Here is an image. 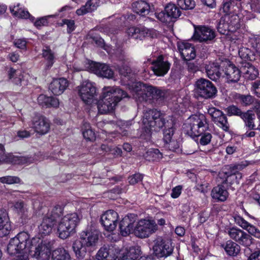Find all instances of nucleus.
Listing matches in <instances>:
<instances>
[{"instance_id": "nucleus-20", "label": "nucleus", "mask_w": 260, "mask_h": 260, "mask_svg": "<svg viewBox=\"0 0 260 260\" xmlns=\"http://www.w3.org/2000/svg\"><path fill=\"white\" fill-rule=\"evenodd\" d=\"M151 69L154 74L157 76H164L166 75L170 68V63L164 59L160 55L152 62Z\"/></svg>"}, {"instance_id": "nucleus-25", "label": "nucleus", "mask_w": 260, "mask_h": 260, "mask_svg": "<svg viewBox=\"0 0 260 260\" xmlns=\"http://www.w3.org/2000/svg\"><path fill=\"white\" fill-rule=\"evenodd\" d=\"M11 230V225L8 212L5 209H0V237L7 236Z\"/></svg>"}, {"instance_id": "nucleus-43", "label": "nucleus", "mask_w": 260, "mask_h": 260, "mask_svg": "<svg viewBox=\"0 0 260 260\" xmlns=\"http://www.w3.org/2000/svg\"><path fill=\"white\" fill-rule=\"evenodd\" d=\"M249 46L253 51L260 56V36H252L249 39Z\"/></svg>"}, {"instance_id": "nucleus-54", "label": "nucleus", "mask_w": 260, "mask_h": 260, "mask_svg": "<svg viewBox=\"0 0 260 260\" xmlns=\"http://www.w3.org/2000/svg\"><path fill=\"white\" fill-rule=\"evenodd\" d=\"M63 24H66L67 26L68 32L71 33L75 29V22L73 20L63 19L62 20Z\"/></svg>"}, {"instance_id": "nucleus-52", "label": "nucleus", "mask_w": 260, "mask_h": 260, "mask_svg": "<svg viewBox=\"0 0 260 260\" xmlns=\"http://www.w3.org/2000/svg\"><path fill=\"white\" fill-rule=\"evenodd\" d=\"M225 111L229 116L236 115L240 117L242 113L239 108L234 105L229 106L226 108Z\"/></svg>"}, {"instance_id": "nucleus-22", "label": "nucleus", "mask_w": 260, "mask_h": 260, "mask_svg": "<svg viewBox=\"0 0 260 260\" xmlns=\"http://www.w3.org/2000/svg\"><path fill=\"white\" fill-rule=\"evenodd\" d=\"M135 217L131 214L124 217L120 221L119 229L121 234L123 236H126L130 233H134L135 224Z\"/></svg>"}, {"instance_id": "nucleus-16", "label": "nucleus", "mask_w": 260, "mask_h": 260, "mask_svg": "<svg viewBox=\"0 0 260 260\" xmlns=\"http://www.w3.org/2000/svg\"><path fill=\"white\" fill-rule=\"evenodd\" d=\"M192 39L200 42L211 41L215 37V32L211 28L205 26H194Z\"/></svg>"}, {"instance_id": "nucleus-57", "label": "nucleus", "mask_w": 260, "mask_h": 260, "mask_svg": "<svg viewBox=\"0 0 260 260\" xmlns=\"http://www.w3.org/2000/svg\"><path fill=\"white\" fill-rule=\"evenodd\" d=\"M242 174L240 173H235L234 174H232L230 176H227L226 178L223 181V183H229V180L231 179H235L236 180V182L239 183V180L242 178Z\"/></svg>"}, {"instance_id": "nucleus-23", "label": "nucleus", "mask_w": 260, "mask_h": 260, "mask_svg": "<svg viewBox=\"0 0 260 260\" xmlns=\"http://www.w3.org/2000/svg\"><path fill=\"white\" fill-rule=\"evenodd\" d=\"M235 223L242 229L248 231L249 234L257 238H260V231L254 225L246 221L242 217L235 215L234 216Z\"/></svg>"}, {"instance_id": "nucleus-8", "label": "nucleus", "mask_w": 260, "mask_h": 260, "mask_svg": "<svg viewBox=\"0 0 260 260\" xmlns=\"http://www.w3.org/2000/svg\"><path fill=\"white\" fill-rule=\"evenodd\" d=\"M62 213L60 206H56L49 210L43 217L42 223L39 226L40 234L44 235L49 234L58 218Z\"/></svg>"}, {"instance_id": "nucleus-3", "label": "nucleus", "mask_w": 260, "mask_h": 260, "mask_svg": "<svg viewBox=\"0 0 260 260\" xmlns=\"http://www.w3.org/2000/svg\"><path fill=\"white\" fill-rule=\"evenodd\" d=\"M100 236V231L91 227L82 231L80 233L79 239L73 243L72 248L76 257L78 259L84 258L87 249L97 245Z\"/></svg>"}, {"instance_id": "nucleus-36", "label": "nucleus", "mask_w": 260, "mask_h": 260, "mask_svg": "<svg viewBox=\"0 0 260 260\" xmlns=\"http://www.w3.org/2000/svg\"><path fill=\"white\" fill-rule=\"evenodd\" d=\"M98 6V0H89L85 5L76 10V14L79 16L83 15L95 10Z\"/></svg>"}, {"instance_id": "nucleus-60", "label": "nucleus", "mask_w": 260, "mask_h": 260, "mask_svg": "<svg viewBox=\"0 0 260 260\" xmlns=\"http://www.w3.org/2000/svg\"><path fill=\"white\" fill-rule=\"evenodd\" d=\"M251 10L255 12L260 13V1L254 0L251 4Z\"/></svg>"}, {"instance_id": "nucleus-58", "label": "nucleus", "mask_w": 260, "mask_h": 260, "mask_svg": "<svg viewBox=\"0 0 260 260\" xmlns=\"http://www.w3.org/2000/svg\"><path fill=\"white\" fill-rule=\"evenodd\" d=\"M47 23H48V21H47V17H44L40 18L38 19V20H37L35 22L34 25L37 27L38 28V27H41L42 26L46 25L47 24Z\"/></svg>"}, {"instance_id": "nucleus-55", "label": "nucleus", "mask_w": 260, "mask_h": 260, "mask_svg": "<svg viewBox=\"0 0 260 260\" xmlns=\"http://www.w3.org/2000/svg\"><path fill=\"white\" fill-rule=\"evenodd\" d=\"M252 91L257 96L260 98V80H257L252 83Z\"/></svg>"}, {"instance_id": "nucleus-62", "label": "nucleus", "mask_w": 260, "mask_h": 260, "mask_svg": "<svg viewBox=\"0 0 260 260\" xmlns=\"http://www.w3.org/2000/svg\"><path fill=\"white\" fill-rule=\"evenodd\" d=\"M17 135L19 138L23 139L30 137V134L28 131L23 130L18 132Z\"/></svg>"}, {"instance_id": "nucleus-15", "label": "nucleus", "mask_w": 260, "mask_h": 260, "mask_svg": "<svg viewBox=\"0 0 260 260\" xmlns=\"http://www.w3.org/2000/svg\"><path fill=\"white\" fill-rule=\"evenodd\" d=\"M228 234L232 239L244 247L250 246L253 242L250 235L237 228H230L228 230Z\"/></svg>"}, {"instance_id": "nucleus-48", "label": "nucleus", "mask_w": 260, "mask_h": 260, "mask_svg": "<svg viewBox=\"0 0 260 260\" xmlns=\"http://www.w3.org/2000/svg\"><path fill=\"white\" fill-rule=\"evenodd\" d=\"M178 5L182 9H192L195 7L194 0H177Z\"/></svg>"}, {"instance_id": "nucleus-14", "label": "nucleus", "mask_w": 260, "mask_h": 260, "mask_svg": "<svg viewBox=\"0 0 260 260\" xmlns=\"http://www.w3.org/2000/svg\"><path fill=\"white\" fill-rule=\"evenodd\" d=\"M196 91L198 94L205 99L212 98L217 92L215 86L210 81L201 78L196 82Z\"/></svg>"}, {"instance_id": "nucleus-33", "label": "nucleus", "mask_w": 260, "mask_h": 260, "mask_svg": "<svg viewBox=\"0 0 260 260\" xmlns=\"http://www.w3.org/2000/svg\"><path fill=\"white\" fill-rule=\"evenodd\" d=\"M207 76L213 81H217L221 76L219 66L216 62L209 63L206 66Z\"/></svg>"}, {"instance_id": "nucleus-13", "label": "nucleus", "mask_w": 260, "mask_h": 260, "mask_svg": "<svg viewBox=\"0 0 260 260\" xmlns=\"http://www.w3.org/2000/svg\"><path fill=\"white\" fill-rule=\"evenodd\" d=\"M51 122L45 116L36 114L29 123L30 127L39 135H44L50 131Z\"/></svg>"}, {"instance_id": "nucleus-6", "label": "nucleus", "mask_w": 260, "mask_h": 260, "mask_svg": "<svg viewBox=\"0 0 260 260\" xmlns=\"http://www.w3.org/2000/svg\"><path fill=\"white\" fill-rule=\"evenodd\" d=\"M183 128L186 133L191 137H198L199 135L209 129V124L206 116L203 114L190 116L183 124Z\"/></svg>"}, {"instance_id": "nucleus-34", "label": "nucleus", "mask_w": 260, "mask_h": 260, "mask_svg": "<svg viewBox=\"0 0 260 260\" xmlns=\"http://www.w3.org/2000/svg\"><path fill=\"white\" fill-rule=\"evenodd\" d=\"M133 11L142 16H145L150 12V6L145 1H139L133 3Z\"/></svg>"}, {"instance_id": "nucleus-11", "label": "nucleus", "mask_w": 260, "mask_h": 260, "mask_svg": "<svg viewBox=\"0 0 260 260\" xmlns=\"http://www.w3.org/2000/svg\"><path fill=\"white\" fill-rule=\"evenodd\" d=\"M240 27L239 17L237 15H225L222 17L217 25L218 32L228 35L230 32H234Z\"/></svg>"}, {"instance_id": "nucleus-2", "label": "nucleus", "mask_w": 260, "mask_h": 260, "mask_svg": "<svg viewBox=\"0 0 260 260\" xmlns=\"http://www.w3.org/2000/svg\"><path fill=\"white\" fill-rule=\"evenodd\" d=\"M142 122L144 133L141 135L142 138L149 140L153 132H158L165 126L163 139L165 147L172 151H175L179 147L178 142L172 139L174 133L173 122L166 123L164 115L159 111L156 110L147 111L144 113Z\"/></svg>"}, {"instance_id": "nucleus-28", "label": "nucleus", "mask_w": 260, "mask_h": 260, "mask_svg": "<svg viewBox=\"0 0 260 260\" xmlns=\"http://www.w3.org/2000/svg\"><path fill=\"white\" fill-rule=\"evenodd\" d=\"M8 76L12 82L16 85L25 86L27 84V79H25L27 76L22 73L20 70L10 68L8 72Z\"/></svg>"}, {"instance_id": "nucleus-5", "label": "nucleus", "mask_w": 260, "mask_h": 260, "mask_svg": "<svg viewBox=\"0 0 260 260\" xmlns=\"http://www.w3.org/2000/svg\"><path fill=\"white\" fill-rule=\"evenodd\" d=\"M81 218V216L76 212L67 213L61 218L57 226L59 237L66 239L75 234Z\"/></svg>"}, {"instance_id": "nucleus-1", "label": "nucleus", "mask_w": 260, "mask_h": 260, "mask_svg": "<svg viewBox=\"0 0 260 260\" xmlns=\"http://www.w3.org/2000/svg\"><path fill=\"white\" fill-rule=\"evenodd\" d=\"M10 255H16L13 260H28V255L38 259L48 257V249L38 238L30 239L26 232H20L10 239L7 246Z\"/></svg>"}, {"instance_id": "nucleus-17", "label": "nucleus", "mask_w": 260, "mask_h": 260, "mask_svg": "<svg viewBox=\"0 0 260 260\" xmlns=\"http://www.w3.org/2000/svg\"><path fill=\"white\" fill-rule=\"evenodd\" d=\"M118 219V213L112 210L106 211L101 217L102 224L104 229L109 232H112L115 229Z\"/></svg>"}, {"instance_id": "nucleus-21", "label": "nucleus", "mask_w": 260, "mask_h": 260, "mask_svg": "<svg viewBox=\"0 0 260 260\" xmlns=\"http://www.w3.org/2000/svg\"><path fill=\"white\" fill-rule=\"evenodd\" d=\"M90 70L96 75L106 78L113 77L114 72L107 65L99 62H92L90 64Z\"/></svg>"}, {"instance_id": "nucleus-50", "label": "nucleus", "mask_w": 260, "mask_h": 260, "mask_svg": "<svg viewBox=\"0 0 260 260\" xmlns=\"http://www.w3.org/2000/svg\"><path fill=\"white\" fill-rule=\"evenodd\" d=\"M254 98L251 95H242L239 97L242 104L245 106L252 104L254 102Z\"/></svg>"}, {"instance_id": "nucleus-53", "label": "nucleus", "mask_w": 260, "mask_h": 260, "mask_svg": "<svg viewBox=\"0 0 260 260\" xmlns=\"http://www.w3.org/2000/svg\"><path fill=\"white\" fill-rule=\"evenodd\" d=\"M143 176L140 174H135L128 178V181L130 184H135L142 180Z\"/></svg>"}, {"instance_id": "nucleus-26", "label": "nucleus", "mask_w": 260, "mask_h": 260, "mask_svg": "<svg viewBox=\"0 0 260 260\" xmlns=\"http://www.w3.org/2000/svg\"><path fill=\"white\" fill-rule=\"evenodd\" d=\"M179 51L182 57L186 60H190L195 58L196 54L194 47L187 42H182L178 45Z\"/></svg>"}, {"instance_id": "nucleus-37", "label": "nucleus", "mask_w": 260, "mask_h": 260, "mask_svg": "<svg viewBox=\"0 0 260 260\" xmlns=\"http://www.w3.org/2000/svg\"><path fill=\"white\" fill-rule=\"evenodd\" d=\"M240 117L244 121L245 126L249 129H256L254 122L255 115L252 111L248 110L246 112H242Z\"/></svg>"}, {"instance_id": "nucleus-51", "label": "nucleus", "mask_w": 260, "mask_h": 260, "mask_svg": "<svg viewBox=\"0 0 260 260\" xmlns=\"http://www.w3.org/2000/svg\"><path fill=\"white\" fill-rule=\"evenodd\" d=\"M155 15L156 18L162 23H169L172 20L165 10L159 13H155Z\"/></svg>"}, {"instance_id": "nucleus-56", "label": "nucleus", "mask_w": 260, "mask_h": 260, "mask_svg": "<svg viewBox=\"0 0 260 260\" xmlns=\"http://www.w3.org/2000/svg\"><path fill=\"white\" fill-rule=\"evenodd\" d=\"M182 187L181 185H178L172 189L171 196L173 199L178 198L182 191Z\"/></svg>"}, {"instance_id": "nucleus-31", "label": "nucleus", "mask_w": 260, "mask_h": 260, "mask_svg": "<svg viewBox=\"0 0 260 260\" xmlns=\"http://www.w3.org/2000/svg\"><path fill=\"white\" fill-rule=\"evenodd\" d=\"M211 195L212 198L216 201L224 202L227 199L229 192L224 186L218 185L212 189Z\"/></svg>"}, {"instance_id": "nucleus-61", "label": "nucleus", "mask_w": 260, "mask_h": 260, "mask_svg": "<svg viewBox=\"0 0 260 260\" xmlns=\"http://www.w3.org/2000/svg\"><path fill=\"white\" fill-rule=\"evenodd\" d=\"M118 70L119 73L125 77L128 75L131 71L128 66L120 67Z\"/></svg>"}, {"instance_id": "nucleus-18", "label": "nucleus", "mask_w": 260, "mask_h": 260, "mask_svg": "<svg viewBox=\"0 0 260 260\" xmlns=\"http://www.w3.org/2000/svg\"><path fill=\"white\" fill-rule=\"evenodd\" d=\"M119 253V248L115 245L111 244L101 247L96 257L98 260H115Z\"/></svg>"}, {"instance_id": "nucleus-32", "label": "nucleus", "mask_w": 260, "mask_h": 260, "mask_svg": "<svg viewBox=\"0 0 260 260\" xmlns=\"http://www.w3.org/2000/svg\"><path fill=\"white\" fill-rule=\"evenodd\" d=\"M221 246L224 249L226 253L230 256H236L241 250L239 245L231 240L222 244Z\"/></svg>"}, {"instance_id": "nucleus-7", "label": "nucleus", "mask_w": 260, "mask_h": 260, "mask_svg": "<svg viewBox=\"0 0 260 260\" xmlns=\"http://www.w3.org/2000/svg\"><path fill=\"white\" fill-rule=\"evenodd\" d=\"M132 91L134 98L140 102H151L154 99H158L161 95V91L156 87L141 82L135 83Z\"/></svg>"}, {"instance_id": "nucleus-10", "label": "nucleus", "mask_w": 260, "mask_h": 260, "mask_svg": "<svg viewBox=\"0 0 260 260\" xmlns=\"http://www.w3.org/2000/svg\"><path fill=\"white\" fill-rule=\"evenodd\" d=\"M77 88L79 96L86 104H91L97 101L98 93L93 83L88 80L84 81Z\"/></svg>"}, {"instance_id": "nucleus-45", "label": "nucleus", "mask_w": 260, "mask_h": 260, "mask_svg": "<svg viewBox=\"0 0 260 260\" xmlns=\"http://www.w3.org/2000/svg\"><path fill=\"white\" fill-rule=\"evenodd\" d=\"M214 123L223 131L227 132L229 129V124L226 116L223 114L217 119L214 120Z\"/></svg>"}, {"instance_id": "nucleus-38", "label": "nucleus", "mask_w": 260, "mask_h": 260, "mask_svg": "<svg viewBox=\"0 0 260 260\" xmlns=\"http://www.w3.org/2000/svg\"><path fill=\"white\" fill-rule=\"evenodd\" d=\"M42 56L46 61V69H50L55 62L54 53L49 47L45 46L42 50Z\"/></svg>"}, {"instance_id": "nucleus-42", "label": "nucleus", "mask_w": 260, "mask_h": 260, "mask_svg": "<svg viewBox=\"0 0 260 260\" xmlns=\"http://www.w3.org/2000/svg\"><path fill=\"white\" fill-rule=\"evenodd\" d=\"M82 134L84 138L88 141H92L95 140V133L91 128L90 124L87 122H84L83 124Z\"/></svg>"}, {"instance_id": "nucleus-46", "label": "nucleus", "mask_w": 260, "mask_h": 260, "mask_svg": "<svg viewBox=\"0 0 260 260\" xmlns=\"http://www.w3.org/2000/svg\"><path fill=\"white\" fill-rule=\"evenodd\" d=\"M199 137H201L199 141L200 144L203 146L209 144L211 142L212 138V134L209 129L205 131V132L199 135Z\"/></svg>"}, {"instance_id": "nucleus-39", "label": "nucleus", "mask_w": 260, "mask_h": 260, "mask_svg": "<svg viewBox=\"0 0 260 260\" xmlns=\"http://www.w3.org/2000/svg\"><path fill=\"white\" fill-rule=\"evenodd\" d=\"M13 210L21 218H25L28 216V207L22 201L16 202L13 206Z\"/></svg>"}, {"instance_id": "nucleus-9", "label": "nucleus", "mask_w": 260, "mask_h": 260, "mask_svg": "<svg viewBox=\"0 0 260 260\" xmlns=\"http://www.w3.org/2000/svg\"><path fill=\"white\" fill-rule=\"evenodd\" d=\"M157 224L153 220L141 219L135 223L134 234L140 238H146L156 232Z\"/></svg>"}, {"instance_id": "nucleus-59", "label": "nucleus", "mask_w": 260, "mask_h": 260, "mask_svg": "<svg viewBox=\"0 0 260 260\" xmlns=\"http://www.w3.org/2000/svg\"><path fill=\"white\" fill-rule=\"evenodd\" d=\"M14 45L16 47L23 49L26 48V42L24 39H19L14 41Z\"/></svg>"}, {"instance_id": "nucleus-47", "label": "nucleus", "mask_w": 260, "mask_h": 260, "mask_svg": "<svg viewBox=\"0 0 260 260\" xmlns=\"http://www.w3.org/2000/svg\"><path fill=\"white\" fill-rule=\"evenodd\" d=\"M241 1L242 0H230L229 2H226L224 4L223 8L227 10L233 9L234 11H236V10L234 8L235 7H237L238 9H240L242 7Z\"/></svg>"}, {"instance_id": "nucleus-63", "label": "nucleus", "mask_w": 260, "mask_h": 260, "mask_svg": "<svg viewBox=\"0 0 260 260\" xmlns=\"http://www.w3.org/2000/svg\"><path fill=\"white\" fill-rule=\"evenodd\" d=\"M9 59L14 62H17L19 58V55L17 53L12 52L9 54Z\"/></svg>"}, {"instance_id": "nucleus-24", "label": "nucleus", "mask_w": 260, "mask_h": 260, "mask_svg": "<svg viewBox=\"0 0 260 260\" xmlns=\"http://www.w3.org/2000/svg\"><path fill=\"white\" fill-rule=\"evenodd\" d=\"M241 72L234 64L230 63L225 68L223 77L228 83H236L240 78Z\"/></svg>"}, {"instance_id": "nucleus-27", "label": "nucleus", "mask_w": 260, "mask_h": 260, "mask_svg": "<svg viewBox=\"0 0 260 260\" xmlns=\"http://www.w3.org/2000/svg\"><path fill=\"white\" fill-rule=\"evenodd\" d=\"M69 85L68 80L63 78L54 79L49 85V89L54 95H60Z\"/></svg>"}, {"instance_id": "nucleus-49", "label": "nucleus", "mask_w": 260, "mask_h": 260, "mask_svg": "<svg viewBox=\"0 0 260 260\" xmlns=\"http://www.w3.org/2000/svg\"><path fill=\"white\" fill-rule=\"evenodd\" d=\"M0 181L3 183L11 184L20 183V179L18 177L7 176L0 178Z\"/></svg>"}, {"instance_id": "nucleus-4", "label": "nucleus", "mask_w": 260, "mask_h": 260, "mask_svg": "<svg viewBox=\"0 0 260 260\" xmlns=\"http://www.w3.org/2000/svg\"><path fill=\"white\" fill-rule=\"evenodd\" d=\"M127 96L125 92L117 87H104L102 90V98L98 105L99 112L101 114L112 112L118 103Z\"/></svg>"}, {"instance_id": "nucleus-30", "label": "nucleus", "mask_w": 260, "mask_h": 260, "mask_svg": "<svg viewBox=\"0 0 260 260\" xmlns=\"http://www.w3.org/2000/svg\"><path fill=\"white\" fill-rule=\"evenodd\" d=\"M38 102L43 107L56 108L59 105V102L58 99L52 96H47L44 94H41L39 96Z\"/></svg>"}, {"instance_id": "nucleus-12", "label": "nucleus", "mask_w": 260, "mask_h": 260, "mask_svg": "<svg viewBox=\"0 0 260 260\" xmlns=\"http://www.w3.org/2000/svg\"><path fill=\"white\" fill-rule=\"evenodd\" d=\"M128 37L142 40L146 37L156 38L158 31L153 28H148L143 26H131L126 30Z\"/></svg>"}, {"instance_id": "nucleus-35", "label": "nucleus", "mask_w": 260, "mask_h": 260, "mask_svg": "<svg viewBox=\"0 0 260 260\" xmlns=\"http://www.w3.org/2000/svg\"><path fill=\"white\" fill-rule=\"evenodd\" d=\"M244 77L248 80H254L258 75V71L254 66L249 63H245L241 69Z\"/></svg>"}, {"instance_id": "nucleus-41", "label": "nucleus", "mask_w": 260, "mask_h": 260, "mask_svg": "<svg viewBox=\"0 0 260 260\" xmlns=\"http://www.w3.org/2000/svg\"><path fill=\"white\" fill-rule=\"evenodd\" d=\"M165 11L172 20V18H177L180 16L181 11L175 4H168L165 8Z\"/></svg>"}, {"instance_id": "nucleus-29", "label": "nucleus", "mask_w": 260, "mask_h": 260, "mask_svg": "<svg viewBox=\"0 0 260 260\" xmlns=\"http://www.w3.org/2000/svg\"><path fill=\"white\" fill-rule=\"evenodd\" d=\"M20 4L18 3L16 6H10V10L12 15L18 18L28 19L33 21L35 20L34 17L32 16L28 11L24 8L20 7Z\"/></svg>"}, {"instance_id": "nucleus-44", "label": "nucleus", "mask_w": 260, "mask_h": 260, "mask_svg": "<svg viewBox=\"0 0 260 260\" xmlns=\"http://www.w3.org/2000/svg\"><path fill=\"white\" fill-rule=\"evenodd\" d=\"M139 252L138 248L131 247L129 250L118 260H135L137 258V255Z\"/></svg>"}, {"instance_id": "nucleus-40", "label": "nucleus", "mask_w": 260, "mask_h": 260, "mask_svg": "<svg viewBox=\"0 0 260 260\" xmlns=\"http://www.w3.org/2000/svg\"><path fill=\"white\" fill-rule=\"evenodd\" d=\"M51 260H71V257L67 250L58 248L52 251Z\"/></svg>"}, {"instance_id": "nucleus-64", "label": "nucleus", "mask_w": 260, "mask_h": 260, "mask_svg": "<svg viewBox=\"0 0 260 260\" xmlns=\"http://www.w3.org/2000/svg\"><path fill=\"white\" fill-rule=\"evenodd\" d=\"M253 110L258 116H260V101H256L254 105Z\"/></svg>"}, {"instance_id": "nucleus-19", "label": "nucleus", "mask_w": 260, "mask_h": 260, "mask_svg": "<svg viewBox=\"0 0 260 260\" xmlns=\"http://www.w3.org/2000/svg\"><path fill=\"white\" fill-rule=\"evenodd\" d=\"M154 253L158 257H167L173 252V247L170 240L157 241L153 247Z\"/></svg>"}]
</instances>
